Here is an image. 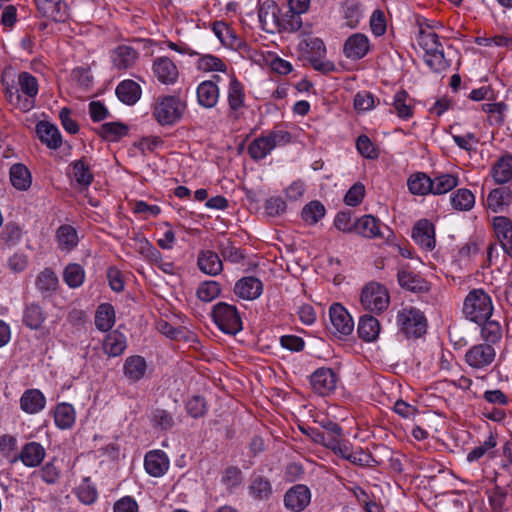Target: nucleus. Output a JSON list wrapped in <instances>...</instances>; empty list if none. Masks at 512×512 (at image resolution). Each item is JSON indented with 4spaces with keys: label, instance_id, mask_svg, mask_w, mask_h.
I'll return each instance as SVG.
<instances>
[{
    "label": "nucleus",
    "instance_id": "16",
    "mask_svg": "<svg viewBox=\"0 0 512 512\" xmlns=\"http://www.w3.org/2000/svg\"><path fill=\"white\" fill-rule=\"evenodd\" d=\"M170 461L167 454L162 450L149 451L144 458L146 472L152 477H161L169 469Z\"/></svg>",
    "mask_w": 512,
    "mask_h": 512
},
{
    "label": "nucleus",
    "instance_id": "4",
    "mask_svg": "<svg viewBox=\"0 0 512 512\" xmlns=\"http://www.w3.org/2000/svg\"><path fill=\"white\" fill-rule=\"evenodd\" d=\"M211 314L214 323L225 334L236 335L243 328L242 318L234 305L218 302Z\"/></svg>",
    "mask_w": 512,
    "mask_h": 512
},
{
    "label": "nucleus",
    "instance_id": "23",
    "mask_svg": "<svg viewBox=\"0 0 512 512\" xmlns=\"http://www.w3.org/2000/svg\"><path fill=\"white\" fill-rule=\"evenodd\" d=\"M198 104L204 108H213L219 100V87L214 81L201 82L196 90Z\"/></svg>",
    "mask_w": 512,
    "mask_h": 512
},
{
    "label": "nucleus",
    "instance_id": "3",
    "mask_svg": "<svg viewBox=\"0 0 512 512\" xmlns=\"http://www.w3.org/2000/svg\"><path fill=\"white\" fill-rule=\"evenodd\" d=\"M493 312L491 297L482 289H474L468 293L463 305L466 318L475 323L489 319Z\"/></svg>",
    "mask_w": 512,
    "mask_h": 512
},
{
    "label": "nucleus",
    "instance_id": "18",
    "mask_svg": "<svg viewBox=\"0 0 512 512\" xmlns=\"http://www.w3.org/2000/svg\"><path fill=\"white\" fill-rule=\"evenodd\" d=\"M512 203V190L508 186L492 189L485 202L488 210L494 213L504 212Z\"/></svg>",
    "mask_w": 512,
    "mask_h": 512
},
{
    "label": "nucleus",
    "instance_id": "57",
    "mask_svg": "<svg viewBox=\"0 0 512 512\" xmlns=\"http://www.w3.org/2000/svg\"><path fill=\"white\" fill-rule=\"evenodd\" d=\"M426 65L436 73H441L450 66L449 61L444 56L443 49L434 51L431 54L424 55Z\"/></svg>",
    "mask_w": 512,
    "mask_h": 512
},
{
    "label": "nucleus",
    "instance_id": "64",
    "mask_svg": "<svg viewBox=\"0 0 512 512\" xmlns=\"http://www.w3.org/2000/svg\"><path fill=\"white\" fill-rule=\"evenodd\" d=\"M375 106L374 95L368 91H360L354 97V108L359 112H367Z\"/></svg>",
    "mask_w": 512,
    "mask_h": 512
},
{
    "label": "nucleus",
    "instance_id": "49",
    "mask_svg": "<svg viewBox=\"0 0 512 512\" xmlns=\"http://www.w3.org/2000/svg\"><path fill=\"white\" fill-rule=\"evenodd\" d=\"M458 177L453 174H441L432 179L431 194H445L458 185Z\"/></svg>",
    "mask_w": 512,
    "mask_h": 512
},
{
    "label": "nucleus",
    "instance_id": "8",
    "mask_svg": "<svg viewBox=\"0 0 512 512\" xmlns=\"http://www.w3.org/2000/svg\"><path fill=\"white\" fill-rule=\"evenodd\" d=\"M330 331L339 338L348 336L354 329V321L347 309L340 303H333L329 308Z\"/></svg>",
    "mask_w": 512,
    "mask_h": 512
},
{
    "label": "nucleus",
    "instance_id": "17",
    "mask_svg": "<svg viewBox=\"0 0 512 512\" xmlns=\"http://www.w3.org/2000/svg\"><path fill=\"white\" fill-rule=\"evenodd\" d=\"M38 12L53 21L64 22L68 18L67 5L62 0H35Z\"/></svg>",
    "mask_w": 512,
    "mask_h": 512
},
{
    "label": "nucleus",
    "instance_id": "41",
    "mask_svg": "<svg viewBox=\"0 0 512 512\" xmlns=\"http://www.w3.org/2000/svg\"><path fill=\"white\" fill-rule=\"evenodd\" d=\"M450 203L455 210L469 211L475 205V196L469 189L460 188L451 194Z\"/></svg>",
    "mask_w": 512,
    "mask_h": 512
},
{
    "label": "nucleus",
    "instance_id": "58",
    "mask_svg": "<svg viewBox=\"0 0 512 512\" xmlns=\"http://www.w3.org/2000/svg\"><path fill=\"white\" fill-rule=\"evenodd\" d=\"M220 285L216 281H205L197 289V297L203 302H211L220 294Z\"/></svg>",
    "mask_w": 512,
    "mask_h": 512
},
{
    "label": "nucleus",
    "instance_id": "37",
    "mask_svg": "<svg viewBox=\"0 0 512 512\" xmlns=\"http://www.w3.org/2000/svg\"><path fill=\"white\" fill-rule=\"evenodd\" d=\"M432 179L424 172L409 176L407 186L411 194L424 196L431 193Z\"/></svg>",
    "mask_w": 512,
    "mask_h": 512
},
{
    "label": "nucleus",
    "instance_id": "11",
    "mask_svg": "<svg viewBox=\"0 0 512 512\" xmlns=\"http://www.w3.org/2000/svg\"><path fill=\"white\" fill-rule=\"evenodd\" d=\"M337 375L330 368H318L310 376L312 389L319 395L325 396L335 390L337 385Z\"/></svg>",
    "mask_w": 512,
    "mask_h": 512
},
{
    "label": "nucleus",
    "instance_id": "62",
    "mask_svg": "<svg viewBox=\"0 0 512 512\" xmlns=\"http://www.w3.org/2000/svg\"><path fill=\"white\" fill-rule=\"evenodd\" d=\"M356 148L358 152L367 159H376L378 151L370 138L366 135H360L356 140Z\"/></svg>",
    "mask_w": 512,
    "mask_h": 512
},
{
    "label": "nucleus",
    "instance_id": "26",
    "mask_svg": "<svg viewBox=\"0 0 512 512\" xmlns=\"http://www.w3.org/2000/svg\"><path fill=\"white\" fill-rule=\"evenodd\" d=\"M47 318V313L38 303L27 304L23 311V324L31 330H39Z\"/></svg>",
    "mask_w": 512,
    "mask_h": 512
},
{
    "label": "nucleus",
    "instance_id": "20",
    "mask_svg": "<svg viewBox=\"0 0 512 512\" xmlns=\"http://www.w3.org/2000/svg\"><path fill=\"white\" fill-rule=\"evenodd\" d=\"M153 73L163 84H173L178 79V69L168 57H159L154 60Z\"/></svg>",
    "mask_w": 512,
    "mask_h": 512
},
{
    "label": "nucleus",
    "instance_id": "12",
    "mask_svg": "<svg viewBox=\"0 0 512 512\" xmlns=\"http://www.w3.org/2000/svg\"><path fill=\"white\" fill-rule=\"evenodd\" d=\"M311 501L309 488L302 484L291 487L284 495V504L288 510L293 512L303 511Z\"/></svg>",
    "mask_w": 512,
    "mask_h": 512
},
{
    "label": "nucleus",
    "instance_id": "40",
    "mask_svg": "<svg viewBox=\"0 0 512 512\" xmlns=\"http://www.w3.org/2000/svg\"><path fill=\"white\" fill-rule=\"evenodd\" d=\"M75 409L71 404L61 403L56 406L54 421L58 428L68 429L75 423Z\"/></svg>",
    "mask_w": 512,
    "mask_h": 512
},
{
    "label": "nucleus",
    "instance_id": "35",
    "mask_svg": "<svg viewBox=\"0 0 512 512\" xmlns=\"http://www.w3.org/2000/svg\"><path fill=\"white\" fill-rule=\"evenodd\" d=\"M491 175L498 184L510 181L512 179V155L505 154L500 157L493 165Z\"/></svg>",
    "mask_w": 512,
    "mask_h": 512
},
{
    "label": "nucleus",
    "instance_id": "2",
    "mask_svg": "<svg viewBox=\"0 0 512 512\" xmlns=\"http://www.w3.org/2000/svg\"><path fill=\"white\" fill-rule=\"evenodd\" d=\"M291 139L290 132L275 127L266 134L255 138L248 146V154L253 160L260 161L271 154L276 147L289 144Z\"/></svg>",
    "mask_w": 512,
    "mask_h": 512
},
{
    "label": "nucleus",
    "instance_id": "60",
    "mask_svg": "<svg viewBox=\"0 0 512 512\" xmlns=\"http://www.w3.org/2000/svg\"><path fill=\"white\" fill-rule=\"evenodd\" d=\"M1 240L8 246H15L22 237V229L15 223H8L0 233Z\"/></svg>",
    "mask_w": 512,
    "mask_h": 512
},
{
    "label": "nucleus",
    "instance_id": "61",
    "mask_svg": "<svg viewBox=\"0 0 512 512\" xmlns=\"http://www.w3.org/2000/svg\"><path fill=\"white\" fill-rule=\"evenodd\" d=\"M220 252L223 259L231 263H240L245 257L241 249L235 247L230 240L220 243Z\"/></svg>",
    "mask_w": 512,
    "mask_h": 512
},
{
    "label": "nucleus",
    "instance_id": "24",
    "mask_svg": "<svg viewBox=\"0 0 512 512\" xmlns=\"http://www.w3.org/2000/svg\"><path fill=\"white\" fill-rule=\"evenodd\" d=\"M45 405L46 398L38 389H28L20 398V407L28 414H36L42 411Z\"/></svg>",
    "mask_w": 512,
    "mask_h": 512
},
{
    "label": "nucleus",
    "instance_id": "27",
    "mask_svg": "<svg viewBox=\"0 0 512 512\" xmlns=\"http://www.w3.org/2000/svg\"><path fill=\"white\" fill-rule=\"evenodd\" d=\"M397 277L399 285L409 291L427 292L429 290V283L420 275L415 274L408 269H400Z\"/></svg>",
    "mask_w": 512,
    "mask_h": 512
},
{
    "label": "nucleus",
    "instance_id": "54",
    "mask_svg": "<svg viewBox=\"0 0 512 512\" xmlns=\"http://www.w3.org/2000/svg\"><path fill=\"white\" fill-rule=\"evenodd\" d=\"M325 207L319 201H311L306 204L301 212L302 219L310 224H316L325 215Z\"/></svg>",
    "mask_w": 512,
    "mask_h": 512
},
{
    "label": "nucleus",
    "instance_id": "30",
    "mask_svg": "<svg viewBox=\"0 0 512 512\" xmlns=\"http://www.w3.org/2000/svg\"><path fill=\"white\" fill-rule=\"evenodd\" d=\"M126 347V336L118 330L109 332L103 342V349L110 357L120 356L125 351Z\"/></svg>",
    "mask_w": 512,
    "mask_h": 512
},
{
    "label": "nucleus",
    "instance_id": "1",
    "mask_svg": "<svg viewBox=\"0 0 512 512\" xmlns=\"http://www.w3.org/2000/svg\"><path fill=\"white\" fill-rule=\"evenodd\" d=\"M18 87L5 84V94L8 101L23 111H30L35 106V98L39 91L38 80L29 72L18 75Z\"/></svg>",
    "mask_w": 512,
    "mask_h": 512
},
{
    "label": "nucleus",
    "instance_id": "31",
    "mask_svg": "<svg viewBox=\"0 0 512 512\" xmlns=\"http://www.w3.org/2000/svg\"><path fill=\"white\" fill-rule=\"evenodd\" d=\"M118 99L126 105H134L141 96V87L133 80H124L116 87Z\"/></svg>",
    "mask_w": 512,
    "mask_h": 512
},
{
    "label": "nucleus",
    "instance_id": "36",
    "mask_svg": "<svg viewBox=\"0 0 512 512\" xmlns=\"http://www.w3.org/2000/svg\"><path fill=\"white\" fill-rule=\"evenodd\" d=\"M227 99L229 108L232 111H238L240 108L244 106L245 103V91L243 84L232 75L230 77Z\"/></svg>",
    "mask_w": 512,
    "mask_h": 512
},
{
    "label": "nucleus",
    "instance_id": "43",
    "mask_svg": "<svg viewBox=\"0 0 512 512\" xmlns=\"http://www.w3.org/2000/svg\"><path fill=\"white\" fill-rule=\"evenodd\" d=\"M137 58V52L129 46H119L115 49L112 59L118 69H127L133 65Z\"/></svg>",
    "mask_w": 512,
    "mask_h": 512
},
{
    "label": "nucleus",
    "instance_id": "6",
    "mask_svg": "<svg viewBox=\"0 0 512 512\" xmlns=\"http://www.w3.org/2000/svg\"><path fill=\"white\" fill-rule=\"evenodd\" d=\"M397 322L406 337H421L427 328L424 314L417 308H403L398 312Z\"/></svg>",
    "mask_w": 512,
    "mask_h": 512
},
{
    "label": "nucleus",
    "instance_id": "55",
    "mask_svg": "<svg viewBox=\"0 0 512 512\" xmlns=\"http://www.w3.org/2000/svg\"><path fill=\"white\" fill-rule=\"evenodd\" d=\"M57 459L54 457L38 470L40 478L49 485L56 484L61 475V469L56 465Z\"/></svg>",
    "mask_w": 512,
    "mask_h": 512
},
{
    "label": "nucleus",
    "instance_id": "52",
    "mask_svg": "<svg viewBox=\"0 0 512 512\" xmlns=\"http://www.w3.org/2000/svg\"><path fill=\"white\" fill-rule=\"evenodd\" d=\"M72 169V177L79 186L88 187L92 183L93 174L83 160L74 161Z\"/></svg>",
    "mask_w": 512,
    "mask_h": 512
},
{
    "label": "nucleus",
    "instance_id": "33",
    "mask_svg": "<svg viewBox=\"0 0 512 512\" xmlns=\"http://www.w3.org/2000/svg\"><path fill=\"white\" fill-rule=\"evenodd\" d=\"M357 332L362 340L366 342L374 341L379 335L380 324L372 315H363L359 319Z\"/></svg>",
    "mask_w": 512,
    "mask_h": 512
},
{
    "label": "nucleus",
    "instance_id": "25",
    "mask_svg": "<svg viewBox=\"0 0 512 512\" xmlns=\"http://www.w3.org/2000/svg\"><path fill=\"white\" fill-rule=\"evenodd\" d=\"M36 132L40 141L51 149H58L62 144V137L58 128L45 121L36 125Z\"/></svg>",
    "mask_w": 512,
    "mask_h": 512
},
{
    "label": "nucleus",
    "instance_id": "51",
    "mask_svg": "<svg viewBox=\"0 0 512 512\" xmlns=\"http://www.w3.org/2000/svg\"><path fill=\"white\" fill-rule=\"evenodd\" d=\"M481 326V337L484 340V344H491L492 346L500 341L502 338V328L497 321L485 320L480 323Z\"/></svg>",
    "mask_w": 512,
    "mask_h": 512
},
{
    "label": "nucleus",
    "instance_id": "63",
    "mask_svg": "<svg viewBox=\"0 0 512 512\" xmlns=\"http://www.w3.org/2000/svg\"><path fill=\"white\" fill-rule=\"evenodd\" d=\"M221 481L227 489L231 490L241 484L242 472L238 467H227L223 472Z\"/></svg>",
    "mask_w": 512,
    "mask_h": 512
},
{
    "label": "nucleus",
    "instance_id": "38",
    "mask_svg": "<svg viewBox=\"0 0 512 512\" xmlns=\"http://www.w3.org/2000/svg\"><path fill=\"white\" fill-rule=\"evenodd\" d=\"M56 238L58 247L62 251H71L79 241L77 231L70 225H62L57 229Z\"/></svg>",
    "mask_w": 512,
    "mask_h": 512
},
{
    "label": "nucleus",
    "instance_id": "44",
    "mask_svg": "<svg viewBox=\"0 0 512 512\" xmlns=\"http://www.w3.org/2000/svg\"><path fill=\"white\" fill-rule=\"evenodd\" d=\"M97 132L108 141H117L128 134V127L122 122H107L102 124Z\"/></svg>",
    "mask_w": 512,
    "mask_h": 512
},
{
    "label": "nucleus",
    "instance_id": "29",
    "mask_svg": "<svg viewBox=\"0 0 512 512\" xmlns=\"http://www.w3.org/2000/svg\"><path fill=\"white\" fill-rule=\"evenodd\" d=\"M381 223L372 215H364L354 223V231L366 238L381 237Z\"/></svg>",
    "mask_w": 512,
    "mask_h": 512
},
{
    "label": "nucleus",
    "instance_id": "28",
    "mask_svg": "<svg viewBox=\"0 0 512 512\" xmlns=\"http://www.w3.org/2000/svg\"><path fill=\"white\" fill-rule=\"evenodd\" d=\"M197 265L203 273L211 276H216L223 270L222 260L219 255L210 250L199 253Z\"/></svg>",
    "mask_w": 512,
    "mask_h": 512
},
{
    "label": "nucleus",
    "instance_id": "47",
    "mask_svg": "<svg viewBox=\"0 0 512 512\" xmlns=\"http://www.w3.org/2000/svg\"><path fill=\"white\" fill-rule=\"evenodd\" d=\"M0 454L9 464L18 462L17 438L13 435L0 436Z\"/></svg>",
    "mask_w": 512,
    "mask_h": 512
},
{
    "label": "nucleus",
    "instance_id": "48",
    "mask_svg": "<svg viewBox=\"0 0 512 512\" xmlns=\"http://www.w3.org/2000/svg\"><path fill=\"white\" fill-rule=\"evenodd\" d=\"M63 280L70 288L80 287L85 280V271L77 263L68 264L63 271Z\"/></svg>",
    "mask_w": 512,
    "mask_h": 512
},
{
    "label": "nucleus",
    "instance_id": "22",
    "mask_svg": "<svg viewBox=\"0 0 512 512\" xmlns=\"http://www.w3.org/2000/svg\"><path fill=\"white\" fill-rule=\"evenodd\" d=\"M234 292L244 300H254L262 294L263 284L256 277H243L236 282Z\"/></svg>",
    "mask_w": 512,
    "mask_h": 512
},
{
    "label": "nucleus",
    "instance_id": "32",
    "mask_svg": "<svg viewBox=\"0 0 512 512\" xmlns=\"http://www.w3.org/2000/svg\"><path fill=\"white\" fill-rule=\"evenodd\" d=\"M146 369V361L139 355L126 358L123 365L124 375L132 382L142 379L146 373Z\"/></svg>",
    "mask_w": 512,
    "mask_h": 512
},
{
    "label": "nucleus",
    "instance_id": "45",
    "mask_svg": "<svg viewBox=\"0 0 512 512\" xmlns=\"http://www.w3.org/2000/svg\"><path fill=\"white\" fill-rule=\"evenodd\" d=\"M250 494L258 500H266L272 494V486L268 479L261 475H255L249 485Z\"/></svg>",
    "mask_w": 512,
    "mask_h": 512
},
{
    "label": "nucleus",
    "instance_id": "15",
    "mask_svg": "<svg viewBox=\"0 0 512 512\" xmlns=\"http://www.w3.org/2000/svg\"><path fill=\"white\" fill-rule=\"evenodd\" d=\"M258 18L262 29L274 32L279 28L280 9L274 1H264L259 5Z\"/></svg>",
    "mask_w": 512,
    "mask_h": 512
},
{
    "label": "nucleus",
    "instance_id": "53",
    "mask_svg": "<svg viewBox=\"0 0 512 512\" xmlns=\"http://www.w3.org/2000/svg\"><path fill=\"white\" fill-rule=\"evenodd\" d=\"M418 41L419 45L425 51V55L443 49V46L439 41V36L436 33L432 31H426L423 28H420Z\"/></svg>",
    "mask_w": 512,
    "mask_h": 512
},
{
    "label": "nucleus",
    "instance_id": "14",
    "mask_svg": "<svg viewBox=\"0 0 512 512\" xmlns=\"http://www.w3.org/2000/svg\"><path fill=\"white\" fill-rule=\"evenodd\" d=\"M368 37L362 33H355L348 37L343 46V54L352 60L362 59L369 52Z\"/></svg>",
    "mask_w": 512,
    "mask_h": 512
},
{
    "label": "nucleus",
    "instance_id": "39",
    "mask_svg": "<svg viewBox=\"0 0 512 512\" xmlns=\"http://www.w3.org/2000/svg\"><path fill=\"white\" fill-rule=\"evenodd\" d=\"M115 323V310L109 303L101 304L95 314V326L98 330L107 332Z\"/></svg>",
    "mask_w": 512,
    "mask_h": 512
},
{
    "label": "nucleus",
    "instance_id": "13",
    "mask_svg": "<svg viewBox=\"0 0 512 512\" xmlns=\"http://www.w3.org/2000/svg\"><path fill=\"white\" fill-rule=\"evenodd\" d=\"M46 457V450L42 444L36 441L25 443L18 453V461L28 468H36L41 465Z\"/></svg>",
    "mask_w": 512,
    "mask_h": 512
},
{
    "label": "nucleus",
    "instance_id": "7",
    "mask_svg": "<svg viewBox=\"0 0 512 512\" xmlns=\"http://www.w3.org/2000/svg\"><path fill=\"white\" fill-rule=\"evenodd\" d=\"M360 301L365 310L380 313L387 309L390 297L383 285L370 282L363 287Z\"/></svg>",
    "mask_w": 512,
    "mask_h": 512
},
{
    "label": "nucleus",
    "instance_id": "50",
    "mask_svg": "<svg viewBox=\"0 0 512 512\" xmlns=\"http://www.w3.org/2000/svg\"><path fill=\"white\" fill-rule=\"evenodd\" d=\"M302 27L303 21L301 19V14H296V12L288 9L287 12L280 15L279 28H277V31L295 33L300 31Z\"/></svg>",
    "mask_w": 512,
    "mask_h": 512
},
{
    "label": "nucleus",
    "instance_id": "19",
    "mask_svg": "<svg viewBox=\"0 0 512 512\" xmlns=\"http://www.w3.org/2000/svg\"><path fill=\"white\" fill-rule=\"evenodd\" d=\"M35 288L42 299L51 298L59 288L58 276L51 268H45L36 276Z\"/></svg>",
    "mask_w": 512,
    "mask_h": 512
},
{
    "label": "nucleus",
    "instance_id": "5",
    "mask_svg": "<svg viewBox=\"0 0 512 512\" xmlns=\"http://www.w3.org/2000/svg\"><path fill=\"white\" fill-rule=\"evenodd\" d=\"M185 110V104L176 96L158 98L153 109V116L162 126L173 125L179 121Z\"/></svg>",
    "mask_w": 512,
    "mask_h": 512
},
{
    "label": "nucleus",
    "instance_id": "9",
    "mask_svg": "<svg viewBox=\"0 0 512 512\" xmlns=\"http://www.w3.org/2000/svg\"><path fill=\"white\" fill-rule=\"evenodd\" d=\"M496 357V351L491 344H476L465 353V362L473 369L484 370L490 366Z\"/></svg>",
    "mask_w": 512,
    "mask_h": 512
},
{
    "label": "nucleus",
    "instance_id": "34",
    "mask_svg": "<svg viewBox=\"0 0 512 512\" xmlns=\"http://www.w3.org/2000/svg\"><path fill=\"white\" fill-rule=\"evenodd\" d=\"M497 436L490 433L486 440L482 444L474 447L467 454V461L474 462L478 461L483 457L494 458L496 456L495 448L497 446Z\"/></svg>",
    "mask_w": 512,
    "mask_h": 512
},
{
    "label": "nucleus",
    "instance_id": "56",
    "mask_svg": "<svg viewBox=\"0 0 512 512\" xmlns=\"http://www.w3.org/2000/svg\"><path fill=\"white\" fill-rule=\"evenodd\" d=\"M197 66L199 70L204 72L227 71V65L220 58L211 54L202 55L198 60Z\"/></svg>",
    "mask_w": 512,
    "mask_h": 512
},
{
    "label": "nucleus",
    "instance_id": "42",
    "mask_svg": "<svg viewBox=\"0 0 512 512\" xmlns=\"http://www.w3.org/2000/svg\"><path fill=\"white\" fill-rule=\"evenodd\" d=\"M10 180L18 190H26L31 185V174L23 164H14L10 168Z\"/></svg>",
    "mask_w": 512,
    "mask_h": 512
},
{
    "label": "nucleus",
    "instance_id": "21",
    "mask_svg": "<svg viewBox=\"0 0 512 512\" xmlns=\"http://www.w3.org/2000/svg\"><path fill=\"white\" fill-rule=\"evenodd\" d=\"M495 234L504 252L512 257V221L504 216L493 219Z\"/></svg>",
    "mask_w": 512,
    "mask_h": 512
},
{
    "label": "nucleus",
    "instance_id": "10",
    "mask_svg": "<svg viewBox=\"0 0 512 512\" xmlns=\"http://www.w3.org/2000/svg\"><path fill=\"white\" fill-rule=\"evenodd\" d=\"M414 242L425 251H432L436 246L435 226L428 219L417 221L411 233Z\"/></svg>",
    "mask_w": 512,
    "mask_h": 512
},
{
    "label": "nucleus",
    "instance_id": "59",
    "mask_svg": "<svg viewBox=\"0 0 512 512\" xmlns=\"http://www.w3.org/2000/svg\"><path fill=\"white\" fill-rule=\"evenodd\" d=\"M150 419L154 427L162 430L171 429L174 425L173 416L164 409H154L151 413Z\"/></svg>",
    "mask_w": 512,
    "mask_h": 512
},
{
    "label": "nucleus",
    "instance_id": "46",
    "mask_svg": "<svg viewBox=\"0 0 512 512\" xmlns=\"http://www.w3.org/2000/svg\"><path fill=\"white\" fill-rule=\"evenodd\" d=\"M411 99L405 90H400L394 95L393 107L396 110L398 117L408 120L413 116V106Z\"/></svg>",
    "mask_w": 512,
    "mask_h": 512
}]
</instances>
